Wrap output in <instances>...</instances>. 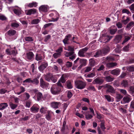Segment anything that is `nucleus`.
Wrapping results in <instances>:
<instances>
[{
    "mask_svg": "<svg viewBox=\"0 0 134 134\" xmlns=\"http://www.w3.org/2000/svg\"><path fill=\"white\" fill-rule=\"evenodd\" d=\"M43 76L46 81L48 82H50L51 78L53 77V75L52 74L49 73L46 75H44Z\"/></svg>",
    "mask_w": 134,
    "mask_h": 134,
    "instance_id": "obj_15",
    "label": "nucleus"
},
{
    "mask_svg": "<svg viewBox=\"0 0 134 134\" xmlns=\"http://www.w3.org/2000/svg\"><path fill=\"white\" fill-rule=\"evenodd\" d=\"M134 26V22L133 21H131L127 25L126 28L129 30L132 27Z\"/></svg>",
    "mask_w": 134,
    "mask_h": 134,
    "instance_id": "obj_33",
    "label": "nucleus"
},
{
    "mask_svg": "<svg viewBox=\"0 0 134 134\" xmlns=\"http://www.w3.org/2000/svg\"><path fill=\"white\" fill-rule=\"evenodd\" d=\"M55 14H56V17L55 18H52V20L51 21L55 22L57 21L59 17V15L58 13L56 12H55Z\"/></svg>",
    "mask_w": 134,
    "mask_h": 134,
    "instance_id": "obj_31",
    "label": "nucleus"
},
{
    "mask_svg": "<svg viewBox=\"0 0 134 134\" xmlns=\"http://www.w3.org/2000/svg\"><path fill=\"white\" fill-rule=\"evenodd\" d=\"M36 12V10L35 9H32L27 10L25 11V13L27 15H30L31 14H34Z\"/></svg>",
    "mask_w": 134,
    "mask_h": 134,
    "instance_id": "obj_21",
    "label": "nucleus"
},
{
    "mask_svg": "<svg viewBox=\"0 0 134 134\" xmlns=\"http://www.w3.org/2000/svg\"><path fill=\"white\" fill-rule=\"evenodd\" d=\"M117 31V29L114 26H112L110 28V33L112 35L115 34Z\"/></svg>",
    "mask_w": 134,
    "mask_h": 134,
    "instance_id": "obj_19",
    "label": "nucleus"
},
{
    "mask_svg": "<svg viewBox=\"0 0 134 134\" xmlns=\"http://www.w3.org/2000/svg\"><path fill=\"white\" fill-rule=\"evenodd\" d=\"M39 109V106L37 104H34L30 108L31 111L33 113L37 112Z\"/></svg>",
    "mask_w": 134,
    "mask_h": 134,
    "instance_id": "obj_8",
    "label": "nucleus"
},
{
    "mask_svg": "<svg viewBox=\"0 0 134 134\" xmlns=\"http://www.w3.org/2000/svg\"><path fill=\"white\" fill-rule=\"evenodd\" d=\"M12 98L14 99L15 103H18L19 100V99L18 98L15 97L14 96L12 97Z\"/></svg>",
    "mask_w": 134,
    "mask_h": 134,
    "instance_id": "obj_62",
    "label": "nucleus"
},
{
    "mask_svg": "<svg viewBox=\"0 0 134 134\" xmlns=\"http://www.w3.org/2000/svg\"><path fill=\"white\" fill-rule=\"evenodd\" d=\"M112 37V36L110 37L108 35H103L100 37L98 40L100 42L106 43L108 42Z\"/></svg>",
    "mask_w": 134,
    "mask_h": 134,
    "instance_id": "obj_5",
    "label": "nucleus"
},
{
    "mask_svg": "<svg viewBox=\"0 0 134 134\" xmlns=\"http://www.w3.org/2000/svg\"><path fill=\"white\" fill-rule=\"evenodd\" d=\"M75 83L76 88L81 90L84 88L86 85V84L85 82L81 81H76Z\"/></svg>",
    "mask_w": 134,
    "mask_h": 134,
    "instance_id": "obj_2",
    "label": "nucleus"
},
{
    "mask_svg": "<svg viewBox=\"0 0 134 134\" xmlns=\"http://www.w3.org/2000/svg\"><path fill=\"white\" fill-rule=\"evenodd\" d=\"M36 59L37 61L42 60L43 59L42 55L40 54H37L36 55Z\"/></svg>",
    "mask_w": 134,
    "mask_h": 134,
    "instance_id": "obj_41",
    "label": "nucleus"
},
{
    "mask_svg": "<svg viewBox=\"0 0 134 134\" xmlns=\"http://www.w3.org/2000/svg\"><path fill=\"white\" fill-rule=\"evenodd\" d=\"M65 53V56L67 57H68L71 56L74 53V52H66Z\"/></svg>",
    "mask_w": 134,
    "mask_h": 134,
    "instance_id": "obj_42",
    "label": "nucleus"
},
{
    "mask_svg": "<svg viewBox=\"0 0 134 134\" xmlns=\"http://www.w3.org/2000/svg\"><path fill=\"white\" fill-rule=\"evenodd\" d=\"M89 62L90 65L92 66H93L96 64L95 60L93 59H90Z\"/></svg>",
    "mask_w": 134,
    "mask_h": 134,
    "instance_id": "obj_35",
    "label": "nucleus"
},
{
    "mask_svg": "<svg viewBox=\"0 0 134 134\" xmlns=\"http://www.w3.org/2000/svg\"><path fill=\"white\" fill-rule=\"evenodd\" d=\"M103 81L102 79L99 78H97L94 80L92 83L95 84L100 85L102 83Z\"/></svg>",
    "mask_w": 134,
    "mask_h": 134,
    "instance_id": "obj_11",
    "label": "nucleus"
},
{
    "mask_svg": "<svg viewBox=\"0 0 134 134\" xmlns=\"http://www.w3.org/2000/svg\"><path fill=\"white\" fill-rule=\"evenodd\" d=\"M131 100V97L129 95L125 96L123 98V100L125 103H129Z\"/></svg>",
    "mask_w": 134,
    "mask_h": 134,
    "instance_id": "obj_20",
    "label": "nucleus"
},
{
    "mask_svg": "<svg viewBox=\"0 0 134 134\" xmlns=\"http://www.w3.org/2000/svg\"><path fill=\"white\" fill-rule=\"evenodd\" d=\"M39 81L37 79H33V80H32L31 83L36 85L38 84L39 83Z\"/></svg>",
    "mask_w": 134,
    "mask_h": 134,
    "instance_id": "obj_51",
    "label": "nucleus"
},
{
    "mask_svg": "<svg viewBox=\"0 0 134 134\" xmlns=\"http://www.w3.org/2000/svg\"><path fill=\"white\" fill-rule=\"evenodd\" d=\"M67 77V75L66 74H63L60 79H59L57 83V85L58 86L61 87H63L61 83H64L66 81V78Z\"/></svg>",
    "mask_w": 134,
    "mask_h": 134,
    "instance_id": "obj_4",
    "label": "nucleus"
},
{
    "mask_svg": "<svg viewBox=\"0 0 134 134\" xmlns=\"http://www.w3.org/2000/svg\"><path fill=\"white\" fill-rule=\"evenodd\" d=\"M122 38V36L121 35H118L116 36L115 39L119 41L121 40Z\"/></svg>",
    "mask_w": 134,
    "mask_h": 134,
    "instance_id": "obj_60",
    "label": "nucleus"
},
{
    "mask_svg": "<svg viewBox=\"0 0 134 134\" xmlns=\"http://www.w3.org/2000/svg\"><path fill=\"white\" fill-rule=\"evenodd\" d=\"M13 11L14 13L18 15H19L21 13V11L20 8L14 9Z\"/></svg>",
    "mask_w": 134,
    "mask_h": 134,
    "instance_id": "obj_23",
    "label": "nucleus"
},
{
    "mask_svg": "<svg viewBox=\"0 0 134 134\" xmlns=\"http://www.w3.org/2000/svg\"><path fill=\"white\" fill-rule=\"evenodd\" d=\"M104 68L103 65H101L97 68V70L99 71L103 70L104 69Z\"/></svg>",
    "mask_w": 134,
    "mask_h": 134,
    "instance_id": "obj_50",
    "label": "nucleus"
},
{
    "mask_svg": "<svg viewBox=\"0 0 134 134\" xmlns=\"http://www.w3.org/2000/svg\"><path fill=\"white\" fill-rule=\"evenodd\" d=\"M65 50L68 51H70L71 52H74V46H69L68 47V49L65 48Z\"/></svg>",
    "mask_w": 134,
    "mask_h": 134,
    "instance_id": "obj_39",
    "label": "nucleus"
},
{
    "mask_svg": "<svg viewBox=\"0 0 134 134\" xmlns=\"http://www.w3.org/2000/svg\"><path fill=\"white\" fill-rule=\"evenodd\" d=\"M130 8L132 13H134V4H132L130 6Z\"/></svg>",
    "mask_w": 134,
    "mask_h": 134,
    "instance_id": "obj_64",
    "label": "nucleus"
},
{
    "mask_svg": "<svg viewBox=\"0 0 134 134\" xmlns=\"http://www.w3.org/2000/svg\"><path fill=\"white\" fill-rule=\"evenodd\" d=\"M117 64L116 63H107V65L108 67L111 68L116 66Z\"/></svg>",
    "mask_w": 134,
    "mask_h": 134,
    "instance_id": "obj_29",
    "label": "nucleus"
},
{
    "mask_svg": "<svg viewBox=\"0 0 134 134\" xmlns=\"http://www.w3.org/2000/svg\"><path fill=\"white\" fill-rule=\"evenodd\" d=\"M67 88L69 89H71L72 88L71 82L70 81H67L66 82Z\"/></svg>",
    "mask_w": 134,
    "mask_h": 134,
    "instance_id": "obj_36",
    "label": "nucleus"
},
{
    "mask_svg": "<svg viewBox=\"0 0 134 134\" xmlns=\"http://www.w3.org/2000/svg\"><path fill=\"white\" fill-rule=\"evenodd\" d=\"M122 98V96L120 94H117L116 97V100L117 102L120 101V100Z\"/></svg>",
    "mask_w": 134,
    "mask_h": 134,
    "instance_id": "obj_43",
    "label": "nucleus"
},
{
    "mask_svg": "<svg viewBox=\"0 0 134 134\" xmlns=\"http://www.w3.org/2000/svg\"><path fill=\"white\" fill-rule=\"evenodd\" d=\"M97 117L99 119H101L104 118V115L102 114H100L99 113H97Z\"/></svg>",
    "mask_w": 134,
    "mask_h": 134,
    "instance_id": "obj_45",
    "label": "nucleus"
},
{
    "mask_svg": "<svg viewBox=\"0 0 134 134\" xmlns=\"http://www.w3.org/2000/svg\"><path fill=\"white\" fill-rule=\"evenodd\" d=\"M31 81L32 80H31V79H27L23 81V85H25V83L26 82L28 83H31Z\"/></svg>",
    "mask_w": 134,
    "mask_h": 134,
    "instance_id": "obj_46",
    "label": "nucleus"
},
{
    "mask_svg": "<svg viewBox=\"0 0 134 134\" xmlns=\"http://www.w3.org/2000/svg\"><path fill=\"white\" fill-rule=\"evenodd\" d=\"M105 80L107 82H110L113 81L114 80V78L111 77L110 76H108L105 77Z\"/></svg>",
    "mask_w": 134,
    "mask_h": 134,
    "instance_id": "obj_32",
    "label": "nucleus"
},
{
    "mask_svg": "<svg viewBox=\"0 0 134 134\" xmlns=\"http://www.w3.org/2000/svg\"><path fill=\"white\" fill-rule=\"evenodd\" d=\"M6 52L7 54L8 55L13 54L14 55H16L17 53V52L15 51L14 50H13L12 48L7 49Z\"/></svg>",
    "mask_w": 134,
    "mask_h": 134,
    "instance_id": "obj_17",
    "label": "nucleus"
},
{
    "mask_svg": "<svg viewBox=\"0 0 134 134\" xmlns=\"http://www.w3.org/2000/svg\"><path fill=\"white\" fill-rule=\"evenodd\" d=\"M60 86L54 85L52 86L51 88V92L52 93L54 94H56L58 93L61 90Z\"/></svg>",
    "mask_w": 134,
    "mask_h": 134,
    "instance_id": "obj_3",
    "label": "nucleus"
},
{
    "mask_svg": "<svg viewBox=\"0 0 134 134\" xmlns=\"http://www.w3.org/2000/svg\"><path fill=\"white\" fill-rule=\"evenodd\" d=\"M129 48V45H127L123 48V50L124 51L126 52L128 51Z\"/></svg>",
    "mask_w": 134,
    "mask_h": 134,
    "instance_id": "obj_61",
    "label": "nucleus"
},
{
    "mask_svg": "<svg viewBox=\"0 0 134 134\" xmlns=\"http://www.w3.org/2000/svg\"><path fill=\"white\" fill-rule=\"evenodd\" d=\"M9 105L10 108L13 110L15 109L17 107V105L16 104H14L12 102L9 103Z\"/></svg>",
    "mask_w": 134,
    "mask_h": 134,
    "instance_id": "obj_28",
    "label": "nucleus"
},
{
    "mask_svg": "<svg viewBox=\"0 0 134 134\" xmlns=\"http://www.w3.org/2000/svg\"><path fill=\"white\" fill-rule=\"evenodd\" d=\"M95 73L94 72H92L88 74L85 76L86 78H92L95 76Z\"/></svg>",
    "mask_w": 134,
    "mask_h": 134,
    "instance_id": "obj_37",
    "label": "nucleus"
},
{
    "mask_svg": "<svg viewBox=\"0 0 134 134\" xmlns=\"http://www.w3.org/2000/svg\"><path fill=\"white\" fill-rule=\"evenodd\" d=\"M25 40L26 41H32L33 40L32 37L30 36H27L25 37Z\"/></svg>",
    "mask_w": 134,
    "mask_h": 134,
    "instance_id": "obj_49",
    "label": "nucleus"
},
{
    "mask_svg": "<svg viewBox=\"0 0 134 134\" xmlns=\"http://www.w3.org/2000/svg\"><path fill=\"white\" fill-rule=\"evenodd\" d=\"M52 113L50 111H48V114L46 115V118L48 120L50 121L51 120L52 118L51 114Z\"/></svg>",
    "mask_w": 134,
    "mask_h": 134,
    "instance_id": "obj_26",
    "label": "nucleus"
},
{
    "mask_svg": "<svg viewBox=\"0 0 134 134\" xmlns=\"http://www.w3.org/2000/svg\"><path fill=\"white\" fill-rule=\"evenodd\" d=\"M104 97L108 102H113L114 101V99L109 95H105Z\"/></svg>",
    "mask_w": 134,
    "mask_h": 134,
    "instance_id": "obj_25",
    "label": "nucleus"
},
{
    "mask_svg": "<svg viewBox=\"0 0 134 134\" xmlns=\"http://www.w3.org/2000/svg\"><path fill=\"white\" fill-rule=\"evenodd\" d=\"M11 26L13 27H18L19 26V25L18 23H12L11 24Z\"/></svg>",
    "mask_w": 134,
    "mask_h": 134,
    "instance_id": "obj_57",
    "label": "nucleus"
},
{
    "mask_svg": "<svg viewBox=\"0 0 134 134\" xmlns=\"http://www.w3.org/2000/svg\"><path fill=\"white\" fill-rule=\"evenodd\" d=\"M40 22V20L38 19L33 20L32 21V23L34 24H36Z\"/></svg>",
    "mask_w": 134,
    "mask_h": 134,
    "instance_id": "obj_47",
    "label": "nucleus"
},
{
    "mask_svg": "<svg viewBox=\"0 0 134 134\" xmlns=\"http://www.w3.org/2000/svg\"><path fill=\"white\" fill-rule=\"evenodd\" d=\"M85 118L87 120H89L91 119L93 117V116L91 114H87V112H86L85 114Z\"/></svg>",
    "mask_w": 134,
    "mask_h": 134,
    "instance_id": "obj_40",
    "label": "nucleus"
},
{
    "mask_svg": "<svg viewBox=\"0 0 134 134\" xmlns=\"http://www.w3.org/2000/svg\"><path fill=\"white\" fill-rule=\"evenodd\" d=\"M131 36H125V38L123 41V42L122 43V44H123L125 43L126 42L128 41L130 39Z\"/></svg>",
    "mask_w": 134,
    "mask_h": 134,
    "instance_id": "obj_34",
    "label": "nucleus"
},
{
    "mask_svg": "<svg viewBox=\"0 0 134 134\" xmlns=\"http://www.w3.org/2000/svg\"><path fill=\"white\" fill-rule=\"evenodd\" d=\"M71 35L70 34H69L66 36L65 38L63 40V42L65 44H68L69 40H72L71 38Z\"/></svg>",
    "mask_w": 134,
    "mask_h": 134,
    "instance_id": "obj_12",
    "label": "nucleus"
},
{
    "mask_svg": "<svg viewBox=\"0 0 134 134\" xmlns=\"http://www.w3.org/2000/svg\"><path fill=\"white\" fill-rule=\"evenodd\" d=\"M8 106L7 103H3L0 104V110L4 109L6 108Z\"/></svg>",
    "mask_w": 134,
    "mask_h": 134,
    "instance_id": "obj_24",
    "label": "nucleus"
},
{
    "mask_svg": "<svg viewBox=\"0 0 134 134\" xmlns=\"http://www.w3.org/2000/svg\"><path fill=\"white\" fill-rule=\"evenodd\" d=\"M129 19L128 17L126 18V19L125 20H122V22L124 24H127L129 21Z\"/></svg>",
    "mask_w": 134,
    "mask_h": 134,
    "instance_id": "obj_59",
    "label": "nucleus"
},
{
    "mask_svg": "<svg viewBox=\"0 0 134 134\" xmlns=\"http://www.w3.org/2000/svg\"><path fill=\"white\" fill-rule=\"evenodd\" d=\"M127 70L130 71H134V68L132 66H130L127 68Z\"/></svg>",
    "mask_w": 134,
    "mask_h": 134,
    "instance_id": "obj_63",
    "label": "nucleus"
},
{
    "mask_svg": "<svg viewBox=\"0 0 134 134\" xmlns=\"http://www.w3.org/2000/svg\"><path fill=\"white\" fill-rule=\"evenodd\" d=\"M109 51V49L108 47H107V49H104L102 51V52L103 54H106ZM102 55V51L101 50L98 51H97L95 55H94V57H99L100 55Z\"/></svg>",
    "mask_w": 134,
    "mask_h": 134,
    "instance_id": "obj_6",
    "label": "nucleus"
},
{
    "mask_svg": "<svg viewBox=\"0 0 134 134\" xmlns=\"http://www.w3.org/2000/svg\"><path fill=\"white\" fill-rule=\"evenodd\" d=\"M57 79L55 77V76L53 75V77L51 78V80L53 83H55L57 81Z\"/></svg>",
    "mask_w": 134,
    "mask_h": 134,
    "instance_id": "obj_56",
    "label": "nucleus"
},
{
    "mask_svg": "<svg viewBox=\"0 0 134 134\" xmlns=\"http://www.w3.org/2000/svg\"><path fill=\"white\" fill-rule=\"evenodd\" d=\"M60 55V53H55L53 54V56L55 58H57L59 57Z\"/></svg>",
    "mask_w": 134,
    "mask_h": 134,
    "instance_id": "obj_54",
    "label": "nucleus"
},
{
    "mask_svg": "<svg viewBox=\"0 0 134 134\" xmlns=\"http://www.w3.org/2000/svg\"><path fill=\"white\" fill-rule=\"evenodd\" d=\"M100 127L103 131H104V129H105L104 126V121H102L100 124Z\"/></svg>",
    "mask_w": 134,
    "mask_h": 134,
    "instance_id": "obj_44",
    "label": "nucleus"
},
{
    "mask_svg": "<svg viewBox=\"0 0 134 134\" xmlns=\"http://www.w3.org/2000/svg\"><path fill=\"white\" fill-rule=\"evenodd\" d=\"M29 119L28 116H26L24 118H21L20 119V120L21 121H25L28 120Z\"/></svg>",
    "mask_w": 134,
    "mask_h": 134,
    "instance_id": "obj_53",
    "label": "nucleus"
},
{
    "mask_svg": "<svg viewBox=\"0 0 134 134\" xmlns=\"http://www.w3.org/2000/svg\"><path fill=\"white\" fill-rule=\"evenodd\" d=\"M40 12H46L48 10V8L47 5H42L40 6L39 8Z\"/></svg>",
    "mask_w": 134,
    "mask_h": 134,
    "instance_id": "obj_18",
    "label": "nucleus"
},
{
    "mask_svg": "<svg viewBox=\"0 0 134 134\" xmlns=\"http://www.w3.org/2000/svg\"><path fill=\"white\" fill-rule=\"evenodd\" d=\"M40 83L41 87L43 88H46L48 87L49 85L48 83L45 82L42 78L40 79Z\"/></svg>",
    "mask_w": 134,
    "mask_h": 134,
    "instance_id": "obj_10",
    "label": "nucleus"
},
{
    "mask_svg": "<svg viewBox=\"0 0 134 134\" xmlns=\"http://www.w3.org/2000/svg\"><path fill=\"white\" fill-rule=\"evenodd\" d=\"M48 63L46 62H44L42 63L41 65L38 67L39 70L41 72H42L48 66Z\"/></svg>",
    "mask_w": 134,
    "mask_h": 134,
    "instance_id": "obj_13",
    "label": "nucleus"
},
{
    "mask_svg": "<svg viewBox=\"0 0 134 134\" xmlns=\"http://www.w3.org/2000/svg\"><path fill=\"white\" fill-rule=\"evenodd\" d=\"M120 70L119 69L116 68L110 71V72L113 75L117 76L120 74Z\"/></svg>",
    "mask_w": 134,
    "mask_h": 134,
    "instance_id": "obj_16",
    "label": "nucleus"
},
{
    "mask_svg": "<svg viewBox=\"0 0 134 134\" xmlns=\"http://www.w3.org/2000/svg\"><path fill=\"white\" fill-rule=\"evenodd\" d=\"M87 60L84 59H80L78 58L74 62V65L76 67L80 65L79 68H81L83 66H85L86 65Z\"/></svg>",
    "mask_w": 134,
    "mask_h": 134,
    "instance_id": "obj_1",
    "label": "nucleus"
},
{
    "mask_svg": "<svg viewBox=\"0 0 134 134\" xmlns=\"http://www.w3.org/2000/svg\"><path fill=\"white\" fill-rule=\"evenodd\" d=\"M88 48L86 47L80 50L78 52L79 56L81 57H84L85 56V53L87 50Z\"/></svg>",
    "mask_w": 134,
    "mask_h": 134,
    "instance_id": "obj_9",
    "label": "nucleus"
},
{
    "mask_svg": "<svg viewBox=\"0 0 134 134\" xmlns=\"http://www.w3.org/2000/svg\"><path fill=\"white\" fill-rule=\"evenodd\" d=\"M122 12L123 13H126L128 14H131V13L129 11V10L126 9H123Z\"/></svg>",
    "mask_w": 134,
    "mask_h": 134,
    "instance_id": "obj_58",
    "label": "nucleus"
},
{
    "mask_svg": "<svg viewBox=\"0 0 134 134\" xmlns=\"http://www.w3.org/2000/svg\"><path fill=\"white\" fill-rule=\"evenodd\" d=\"M104 87L105 88H106V93H115V91L114 88L111 86L107 84L104 86Z\"/></svg>",
    "mask_w": 134,
    "mask_h": 134,
    "instance_id": "obj_7",
    "label": "nucleus"
},
{
    "mask_svg": "<svg viewBox=\"0 0 134 134\" xmlns=\"http://www.w3.org/2000/svg\"><path fill=\"white\" fill-rule=\"evenodd\" d=\"M121 85L125 87H126L128 85L127 81L125 80L123 81L121 83Z\"/></svg>",
    "mask_w": 134,
    "mask_h": 134,
    "instance_id": "obj_48",
    "label": "nucleus"
},
{
    "mask_svg": "<svg viewBox=\"0 0 134 134\" xmlns=\"http://www.w3.org/2000/svg\"><path fill=\"white\" fill-rule=\"evenodd\" d=\"M26 59L28 61L32 60L33 59L34 54L31 52H30L26 53Z\"/></svg>",
    "mask_w": 134,
    "mask_h": 134,
    "instance_id": "obj_14",
    "label": "nucleus"
},
{
    "mask_svg": "<svg viewBox=\"0 0 134 134\" xmlns=\"http://www.w3.org/2000/svg\"><path fill=\"white\" fill-rule=\"evenodd\" d=\"M47 110V109L46 108L42 107L41 108L40 111L41 113L45 114L46 113Z\"/></svg>",
    "mask_w": 134,
    "mask_h": 134,
    "instance_id": "obj_38",
    "label": "nucleus"
},
{
    "mask_svg": "<svg viewBox=\"0 0 134 134\" xmlns=\"http://www.w3.org/2000/svg\"><path fill=\"white\" fill-rule=\"evenodd\" d=\"M37 100L38 101L41 100L43 96L42 93L40 92H38L36 94Z\"/></svg>",
    "mask_w": 134,
    "mask_h": 134,
    "instance_id": "obj_30",
    "label": "nucleus"
},
{
    "mask_svg": "<svg viewBox=\"0 0 134 134\" xmlns=\"http://www.w3.org/2000/svg\"><path fill=\"white\" fill-rule=\"evenodd\" d=\"M8 34L10 36H12L15 35L16 33V31L13 30H10L8 32Z\"/></svg>",
    "mask_w": 134,
    "mask_h": 134,
    "instance_id": "obj_27",
    "label": "nucleus"
},
{
    "mask_svg": "<svg viewBox=\"0 0 134 134\" xmlns=\"http://www.w3.org/2000/svg\"><path fill=\"white\" fill-rule=\"evenodd\" d=\"M60 104L59 102H53L51 103V105L53 108L56 109L58 108V106Z\"/></svg>",
    "mask_w": 134,
    "mask_h": 134,
    "instance_id": "obj_22",
    "label": "nucleus"
},
{
    "mask_svg": "<svg viewBox=\"0 0 134 134\" xmlns=\"http://www.w3.org/2000/svg\"><path fill=\"white\" fill-rule=\"evenodd\" d=\"M129 91L131 93H134V86H130L129 87Z\"/></svg>",
    "mask_w": 134,
    "mask_h": 134,
    "instance_id": "obj_55",
    "label": "nucleus"
},
{
    "mask_svg": "<svg viewBox=\"0 0 134 134\" xmlns=\"http://www.w3.org/2000/svg\"><path fill=\"white\" fill-rule=\"evenodd\" d=\"M86 69L85 72H88L91 71L92 69V67L90 66H87L86 67Z\"/></svg>",
    "mask_w": 134,
    "mask_h": 134,
    "instance_id": "obj_52",
    "label": "nucleus"
}]
</instances>
